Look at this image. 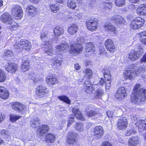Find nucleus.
<instances>
[{
	"label": "nucleus",
	"instance_id": "f257e3e1",
	"mask_svg": "<svg viewBox=\"0 0 146 146\" xmlns=\"http://www.w3.org/2000/svg\"><path fill=\"white\" fill-rule=\"evenodd\" d=\"M133 92L131 97L132 102L136 104L145 100L146 91L144 88H141L140 84H137L135 86Z\"/></svg>",
	"mask_w": 146,
	"mask_h": 146
},
{
	"label": "nucleus",
	"instance_id": "f03ea898",
	"mask_svg": "<svg viewBox=\"0 0 146 146\" xmlns=\"http://www.w3.org/2000/svg\"><path fill=\"white\" fill-rule=\"evenodd\" d=\"M127 68L128 70L124 71V76L125 79L131 80L140 74L142 69V71H144V68L140 66H137L136 63L129 64Z\"/></svg>",
	"mask_w": 146,
	"mask_h": 146
},
{
	"label": "nucleus",
	"instance_id": "7ed1b4c3",
	"mask_svg": "<svg viewBox=\"0 0 146 146\" xmlns=\"http://www.w3.org/2000/svg\"><path fill=\"white\" fill-rule=\"evenodd\" d=\"M49 93V90L43 85L37 86L35 89L36 97L38 98H43Z\"/></svg>",
	"mask_w": 146,
	"mask_h": 146
},
{
	"label": "nucleus",
	"instance_id": "20e7f679",
	"mask_svg": "<svg viewBox=\"0 0 146 146\" xmlns=\"http://www.w3.org/2000/svg\"><path fill=\"white\" fill-rule=\"evenodd\" d=\"M137 51H131L128 55V58L132 61H135L139 59L144 53L143 50L141 46H139Z\"/></svg>",
	"mask_w": 146,
	"mask_h": 146
},
{
	"label": "nucleus",
	"instance_id": "39448f33",
	"mask_svg": "<svg viewBox=\"0 0 146 146\" xmlns=\"http://www.w3.org/2000/svg\"><path fill=\"white\" fill-rule=\"evenodd\" d=\"M0 20L3 23L10 25V28L13 27L14 20L11 15L8 13H4L0 17Z\"/></svg>",
	"mask_w": 146,
	"mask_h": 146
},
{
	"label": "nucleus",
	"instance_id": "423d86ee",
	"mask_svg": "<svg viewBox=\"0 0 146 146\" xmlns=\"http://www.w3.org/2000/svg\"><path fill=\"white\" fill-rule=\"evenodd\" d=\"M144 19L140 17L135 18L131 22L130 27L133 29H137L140 28L144 24Z\"/></svg>",
	"mask_w": 146,
	"mask_h": 146
},
{
	"label": "nucleus",
	"instance_id": "0eeeda50",
	"mask_svg": "<svg viewBox=\"0 0 146 146\" xmlns=\"http://www.w3.org/2000/svg\"><path fill=\"white\" fill-rule=\"evenodd\" d=\"M3 64L5 70L8 72L13 73L17 70V65L13 62L5 61L4 62Z\"/></svg>",
	"mask_w": 146,
	"mask_h": 146
},
{
	"label": "nucleus",
	"instance_id": "6e6552de",
	"mask_svg": "<svg viewBox=\"0 0 146 146\" xmlns=\"http://www.w3.org/2000/svg\"><path fill=\"white\" fill-rule=\"evenodd\" d=\"M98 24L97 19H92L86 21L87 28L91 31H95L96 29Z\"/></svg>",
	"mask_w": 146,
	"mask_h": 146
},
{
	"label": "nucleus",
	"instance_id": "1a4fd4ad",
	"mask_svg": "<svg viewBox=\"0 0 146 146\" xmlns=\"http://www.w3.org/2000/svg\"><path fill=\"white\" fill-rule=\"evenodd\" d=\"M11 13L15 17L21 18L23 15L22 7L19 5H14L12 8Z\"/></svg>",
	"mask_w": 146,
	"mask_h": 146
},
{
	"label": "nucleus",
	"instance_id": "9d476101",
	"mask_svg": "<svg viewBox=\"0 0 146 146\" xmlns=\"http://www.w3.org/2000/svg\"><path fill=\"white\" fill-rule=\"evenodd\" d=\"M111 19L115 25L122 26L126 24L125 19L119 15H114L111 18Z\"/></svg>",
	"mask_w": 146,
	"mask_h": 146
},
{
	"label": "nucleus",
	"instance_id": "9b49d317",
	"mask_svg": "<svg viewBox=\"0 0 146 146\" xmlns=\"http://www.w3.org/2000/svg\"><path fill=\"white\" fill-rule=\"evenodd\" d=\"M104 75L105 78L106 89H109L110 88L111 82V74L109 69L106 68L104 70Z\"/></svg>",
	"mask_w": 146,
	"mask_h": 146
},
{
	"label": "nucleus",
	"instance_id": "f8f14e48",
	"mask_svg": "<svg viewBox=\"0 0 146 146\" xmlns=\"http://www.w3.org/2000/svg\"><path fill=\"white\" fill-rule=\"evenodd\" d=\"M11 106L13 109L18 113H22L26 110V106L20 103L13 102Z\"/></svg>",
	"mask_w": 146,
	"mask_h": 146
},
{
	"label": "nucleus",
	"instance_id": "ddd939ff",
	"mask_svg": "<svg viewBox=\"0 0 146 146\" xmlns=\"http://www.w3.org/2000/svg\"><path fill=\"white\" fill-rule=\"evenodd\" d=\"M69 47L68 44L66 42H64L61 44L60 45L57 46L56 52L58 54H62L66 52V50L68 49Z\"/></svg>",
	"mask_w": 146,
	"mask_h": 146
},
{
	"label": "nucleus",
	"instance_id": "4468645a",
	"mask_svg": "<svg viewBox=\"0 0 146 146\" xmlns=\"http://www.w3.org/2000/svg\"><path fill=\"white\" fill-rule=\"evenodd\" d=\"M83 50L82 45L80 44H74L71 45L70 51L72 54L77 53L81 52Z\"/></svg>",
	"mask_w": 146,
	"mask_h": 146
},
{
	"label": "nucleus",
	"instance_id": "2eb2a0df",
	"mask_svg": "<svg viewBox=\"0 0 146 146\" xmlns=\"http://www.w3.org/2000/svg\"><path fill=\"white\" fill-rule=\"evenodd\" d=\"M52 66L54 68L59 69L61 68L62 59L61 58L57 57L51 60Z\"/></svg>",
	"mask_w": 146,
	"mask_h": 146
},
{
	"label": "nucleus",
	"instance_id": "dca6fc26",
	"mask_svg": "<svg viewBox=\"0 0 146 146\" xmlns=\"http://www.w3.org/2000/svg\"><path fill=\"white\" fill-rule=\"evenodd\" d=\"M105 45L107 50L111 52H113L115 50V47L111 40L108 39L105 42Z\"/></svg>",
	"mask_w": 146,
	"mask_h": 146
},
{
	"label": "nucleus",
	"instance_id": "f3484780",
	"mask_svg": "<svg viewBox=\"0 0 146 146\" xmlns=\"http://www.w3.org/2000/svg\"><path fill=\"white\" fill-rule=\"evenodd\" d=\"M126 93L125 88L124 87L120 88L115 94V98L118 100H122L126 95Z\"/></svg>",
	"mask_w": 146,
	"mask_h": 146
},
{
	"label": "nucleus",
	"instance_id": "a211bd4d",
	"mask_svg": "<svg viewBox=\"0 0 146 146\" xmlns=\"http://www.w3.org/2000/svg\"><path fill=\"white\" fill-rule=\"evenodd\" d=\"M117 127L119 129H125L127 123V120L125 117H121L117 121Z\"/></svg>",
	"mask_w": 146,
	"mask_h": 146
},
{
	"label": "nucleus",
	"instance_id": "6ab92c4d",
	"mask_svg": "<svg viewBox=\"0 0 146 146\" xmlns=\"http://www.w3.org/2000/svg\"><path fill=\"white\" fill-rule=\"evenodd\" d=\"M128 144L129 146H140L138 137L135 136L130 138L128 141Z\"/></svg>",
	"mask_w": 146,
	"mask_h": 146
},
{
	"label": "nucleus",
	"instance_id": "aec40b11",
	"mask_svg": "<svg viewBox=\"0 0 146 146\" xmlns=\"http://www.w3.org/2000/svg\"><path fill=\"white\" fill-rule=\"evenodd\" d=\"M67 142L70 145L74 144L76 140V134L74 132H69L68 135Z\"/></svg>",
	"mask_w": 146,
	"mask_h": 146
},
{
	"label": "nucleus",
	"instance_id": "412c9836",
	"mask_svg": "<svg viewBox=\"0 0 146 146\" xmlns=\"http://www.w3.org/2000/svg\"><path fill=\"white\" fill-rule=\"evenodd\" d=\"M94 135L98 139L101 138L104 134L103 128L101 126H96L94 129Z\"/></svg>",
	"mask_w": 146,
	"mask_h": 146
},
{
	"label": "nucleus",
	"instance_id": "4be33fe9",
	"mask_svg": "<svg viewBox=\"0 0 146 146\" xmlns=\"http://www.w3.org/2000/svg\"><path fill=\"white\" fill-rule=\"evenodd\" d=\"M19 42L20 43L21 45L22 46L23 49L28 51H29L31 50V46L28 40L25 39H21Z\"/></svg>",
	"mask_w": 146,
	"mask_h": 146
},
{
	"label": "nucleus",
	"instance_id": "5701e85b",
	"mask_svg": "<svg viewBox=\"0 0 146 146\" xmlns=\"http://www.w3.org/2000/svg\"><path fill=\"white\" fill-rule=\"evenodd\" d=\"M9 96V93L7 89L5 87H0V97L3 99H6Z\"/></svg>",
	"mask_w": 146,
	"mask_h": 146
},
{
	"label": "nucleus",
	"instance_id": "b1692460",
	"mask_svg": "<svg viewBox=\"0 0 146 146\" xmlns=\"http://www.w3.org/2000/svg\"><path fill=\"white\" fill-rule=\"evenodd\" d=\"M137 13L139 15L146 16V5L144 4L139 5L137 9Z\"/></svg>",
	"mask_w": 146,
	"mask_h": 146
},
{
	"label": "nucleus",
	"instance_id": "393cba45",
	"mask_svg": "<svg viewBox=\"0 0 146 146\" xmlns=\"http://www.w3.org/2000/svg\"><path fill=\"white\" fill-rule=\"evenodd\" d=\"M136 125L139 130L142 132L146 129V119L139 121L136 123Z\"/></svg>",
	"mask_w": 146,
	"mask_h": 146
},
{
	"label": "nucleus",
	"instance_id": "a878e982",
	"mask_svg": "<svg viewBox=\"0 0 146 146\" xmlns=\"http://www.w3.org/2000/svg\"><path fill=\"white\" fill-rule=\"evenodd\" d=\"M72 112L78 119L82 120H84L85 119L83 117L81 112L77 108L74 107L72 109Z\"/></svg>",
	"mask_w": 146,
	"mask_h": 146
},
{
	"label": "nucleus",
	"instance_id": "bb28decb",
	"mask_svg": "<svg viewBox=\"0 0 146 146\" xmlns=\"http://www.w3.org/2000/svg\"><path fill=\"white\" fill-rule=\"evenodd\" d=\"M27 16L31 18L33 17L34 13L36 11V8L35 7L31 5H29L26 8Z\"/></svg>",
	"mask_w": 146,
	"mask_h": 146
},
{
	"label": "nucleus",
	"instance_id": "cd10ccee",
	"mask_svg": "<svg viewBox=\"0 0 146 146\" xmlns=\"http://www.w3.org/2000/svg\"><path fill=\"white\" fill-rule=\"evenodd\" d=\"M50 41L46 40L45 42L44 45H45V52L49 55H51L52 54L53 51L51 44H50Z\"/></svg>",
	"mask_w": 146,
	"mask_h": 146
},
{
	"label": "nucleus",
	"instance_id": "c85d7f7f",
	"mask_svg": "<svg viewBox=\"0 0 146 146\" xmlns=\"http://www.w3.org/2000/svg\"><path fill=\"white\" fill-rule=\"evenodd\" d=\"M49 128L48 126L46 125H42L39 127L38 130V134L40 135H42L43 134L49 131Z\"/></svg>",
	"mask_w": 146,
	"mask_h": 146
},
{
	"label": "nucleus",
	"instance_id": "c756f323",
	"mask_svg": "<svg viewBox=\"0 0 146 146\" xmlns=\"http://www.w3.org/2000/svg\"><path fill=\"white\" fill-rule=\"evenodd\" d=\"M39 118L37 117H35L31 120L30 124L31 127L32 128H36L40 123Z\"/></svg>",
	"mask_w": 146,
	"mask_h": 146
},
{
	"label": "nucleus",
	"instance_id": "7c9ffc66",
	"mask_svg": "<svg viewBox=\"0 0 146 146\" xmlns=\"http://www.w3.org/2000/svg\"><path fill=\"white\" fill-rule=\"evenodd\" d=\"M22 64L21 66V68L23 71H25L29 69V63L28 61L27 58H24L22 60Z\"/></svg>",
	"mask_w": 146,
	"mask_h": 146
},
{
	"label": "nucleus",
	"instance_id": "2f4dec72",
	"mask_svg": "<svg viewBox=\"0 0 146 146\" xmlns=\"http://www.w3.org/2000/svg\"><path fill=\"white\" fill-rule=\"evenodd\" d=\"M46 82L47 84L50 85H54L57 84L58 82L56 78L51 76H47L46 77Z\"/></svg>",
	"mask_w": 146,
	"mask_h": 146
},
{
	"label": "nucleus",
	"instance_id": "473e14b6",
	"mask_svg": "<svg viewBox=\"0 0 146 146\" xmlns=\"http://www.w3.org/2000/svg\"><path fill=\"white\" fill-rule=\"evenodd\" d=\"M78 28L77 26L75 24L69 27L68 29V33L71 35H73L77 32Z\"/></svg>",
	"mask_w": 146,
	"mask_h": 146
},
{
	"label": "nucleus",
	"instance_id": "72a5a7b5",
	"mask_svg": "<svg viewBox=\"0 0 146 146\" xmlns=\"http://www.w3.org/2000/svg\"><path fill=\"white\" fill-rule=\"evenodd\" d=\"M55 139V136L54 135L51 133L48 134L46 137V141L47 143H53Z\"/></svg>",
	"mask_w": 146,
	"mask_h": 146
},
{
	"label": "nucleus",
	"instance_id": "f704fd0d",
	"mask_svg": "<svg viewBox=\"0 0 146 146\" xmlns=\"http://www.w3.org/2000/svg\"><path fill=\"white\" fill-rule=\"evenodd\" d=\"M90 83V82H88V81L86 80L85 82L84 89L85 91L87 93H90L94 89L91 85Z\"/></svg>",
	"mask_w": 146,
	"mask_h": 146
},
{
	"label": "nucleus",
	"instance_id": "c9c22d12",
	"mask_svg": "<svg viewBox=\"0 0 146 146\" xmlns=\"http://www.w3.org/2000/svg\"><path fill=\"white\" fill-rule=\"evenodd\" d=\"M94 46L93 44L91 42L86 43V52H93Z\"/></svg>",
	"mask_w": 146,
	"mask_h": 146
},
{
	"label": "nucleus",
	"instance_id": "e433bc0d",
	"mask_svg": "<svg viewBox=\"0 0 146 146\" xmlns=\"http://www.w3.org/2000/svg\"><path fill=\"white\" fill-rule=\"evenodd\" d=\"M54 32L55 35H61L64 33L63 28L62 27H56L54 29Z\"/></svg>",
	"mask_w": 146,
	"mask_h": 146
},
{
	"label": "nucleus",
	"instance_id": "4c0bfd02",
	"mask_svg": "<svg viewBox=\"0 0 146 146\" xmlns=\"http://www.w3.org/2000/svg\"><path fill=\"white\" fill-rule=\"evenodd\" d=\"M74 127L78 131L82 132L84 130L83 124L81 122H77L76 124Z\"/></svg>",
	"mask_w": 146,
	"mask_h": 146
},
{
	"label": "nucleus",
	"instance_id": "58836bf2",
	"mask_svg": "<svg viewBox=\"0 0 146 146\" xmlns=\"http://www.w3.org/2000/svg\"><path fill=\"white\" fill-rule=\"evenodd\" d=\"M86 115L88 117H92L93 116L99 115L98 112L97 110H91L87 111L86 113Z\"/></svg>",
	"mask_w": 146,
	"mask_h": 146
},
{
	"label": "nucleus",
	"instance_id": "ea45409f",
	"mask_svg": "<svg viewBox=\"0 0 146 146\" xmlns=\"http://www.w3.org/2000/svg\"><path fill=\"white\" fill-rule=\"evenodd\" d=\"M20 44L19 42H17L16 40L15 43L14 45V48L17 50V51L19 52L21 51L23 49L22 46Z\"/></svg>",
	"mask_w": 146,
	"mask_h": 146
},
{
	"label": "nucleus",
	"instance_id": "a19ab883",
	"mask_svg": "<svg viewBox=\"0 0 146 146\" xmlns=\"http://www.w3.org/2000/svg\"><path fill=\"white\" fill-rule=\"evenodd\" d=\"M67 6L73 9H74L76 7L75 1L74 0H68L67 2Z\"/></svg>",
	"mask_w": 146,
	"mask_h": 146
},
{
	"label": "nucleus",
	"instance_id": "79ce46f5",
	"mask_svg": "<svg viewBox=\"0 0 146 146\" xmlns=\"http://www.w3.org/2000/svg\"><path fill=\"white\" fill-rule=\"evenodd\" d=\"M58 98L60 100L63 101L68 104L70 103V101L68 98L66 96L63 95L58 96Z\"/></svg>",
	"mask_w": 146,
	"mask_h": 146
},
{
	"label": "nucleus",
	"instance_id": "37998d69",
	"mask_svg": "<svg viewBox=\"0 0 146 146\" xmlns=\"http://www.w3.org/2000/svg\"><path fill=\"white\" fill-rule=\"evenodd\" d=\"M6 76L5 73L0 69V82H4L6 80Z\"/></svg>",
	"mask_w": 146,
	"mask_h": 146
},
{
	"label": "nucleus",
	"instance_id": "c03bdc74",
	"mask_svg": "<svg viewBox=\"0 0 146 146\" xmlns=\"http://www.w3.org/2000/svg\"><path fill=\"white\" fill-rule=\"evenodd\" d=\"M13 56L12 52L10 50L7 51L5 52V54L4 56V58L5 60H8L11 59L10 58Z\"/></svg>",
	"mask_w": 146,
	"mask_h": 146
},
{
	"label": "nucleus",
	"instance_id": "a18cd8bd",
	"mask_svg": "<svg viewBox=\"0 0 146 146\" xmlns=\"http://www.w3.org/2000/svg\"><path fill=\"white\" fill-rule=\"evenodd\" d=\"M136 128H132L131 129L128 130L126 131L125 134L127 136H129L132 133H135L136 132Z\"/></svg>",
	"mask_w": 146,
	"mask_h": 146
},
{
	"label": "nucleus",
	"instance_id": "49530a36",
	"mask_svg": "<svg viewBox=\"0 0 146 146\" xmlns=\"http://www.w3.org/2000/svg\"><path fill=\"white\" fill-rule=\"evenodd\" d=\"M104 94V91L100 89H98L95 93L96 97L97 98H100Z\"/></svg>",
	"mask_w": 146,
	"mask_h": 146
},
{
	"label": "nucleus",
	"instance_id": "de8ad7c7",
	"mask_svg": "<svg viewBox=\"0 0 146 146\" xmlns=\"http://www.w3.org/2000/svg\"><path fill=\"white\" fill-rule=\"evenodd\" d=\"M125 3V0H115V4L118 7H121L123 6Z\"/></svg>",
	"mask_w": 146,
	"mask_h": 146
},
{
	"label": "nucleus",
	"instance_id": "09e8293b",
	"mask_svg": "<svg viewBox=\"0 0 146 146\" xmlns=\"http://www.w3.org/2000/svg\"><path fill=\"white\" fill-rule=\"evenodd\" d=\"M104 28L107 31L113 32L115 31V28L113 26H110L108 25H105L104 26Z\"/></svg>",
	"mask_w": 146,
	"mask_h": 146
},
{
	"label": "nucleus",
	"instance_id": "8fccbe9b",
	"mask_svg": "<svg viewBox=\"0 0 146 146\" xmlns=\"http://www.w3.org/2000/svg\"><path fill=\"white\" fill-rule=\"evenodd\" d=\"M50 8L51 11L54 13H56L59 10V7L56 5H51Z\"/></svg>",
	"mask_w": 146,
	"mask_h": 146
},
{
	"label": "nucleus",
	"instance_id": "3c124183",
	"mask_svg": "<svg viewBox=\"0 0 146 146\" xmlns=\"http://www.w3.org/2000/svg\"><path fill=\"white\" fill-rule=\"evenodd\" d=\"M21 117V116L16 115H10V120L12 122H15L17 120L20 118Z\"/></svg>",
	"mask_w": 146,
	"mask_h": 146
},
{
	"label": "nucleus",
	"instance_id": "603ef678",
	"mask_svg": "<svg viewBox=\"0 0 146 146\" xmlns=\"http://www.w3.org/2000/svg\"><path fill=\"white\" fill-rule=\"evenodd\" d=\"M83 72L87 76L90 77L92 75V72L91 70L87 68L83 70Z\"/></svg>",
	"mask_w": 146,
	"mask_h": 146
},
{
	"label": "nucleus",
	"instance_id": "864d4df0",
	"mask_svg": "<svg viewBox=\"0 0 146 146\" xmlns=\"http://www.w3.org/2000/svg\"><path fill=\"white\" fill-rule=\"evenodd\" d=\"M77 41H78V43L80 44H82L84 43L86 40L85 38L82 36H79L77 38Z\"/></svg>",
	"mask_w": 146,
	"mask_h": 146
},
{
	"label": "nucleus",
	"instance_id": "5fc2aeb1",
	"mask_svg": "<svg viewBox=\"0 0 146 146\" xmlns=\"http://www.w3.org/2000/svg\"><path fill=\"white\" fill-rule=\"evenodd\" d=\"M139 35L140 36V40H144L146 37V31H143L139 33Z\"/></svg>",
	"mask_w": 146,
	"mask_h": 146
},
{
	"label": "nucleus",
	"instance_id": "6e6d98bb",
	"mask_svg": "<svg viewBox=\"0 0 146 146\" xmlns=\"http://www.w3.org/2000/svg\"><path fill=\"white\" fill-rule=\"evenodd\" d=\"M111 3H106L104 4V9L106 10L111 9L112 8Z\"/></svg>",
	"mask_w": 146,
	"mask_h": 146
},
{
	"label": "nucleus",
	"instance_id": "4d7b16f0",
	"mask_svg": "<svg viewBox=\"0 0 146 146\" xmlns=\"http://www.w3.org/2000/svg\"><path fill=\"white\" fill-rule=\"evenodd\" d=\"M37 76L36 74H34L33 75H31V79L33 80L34 82H36L39 80L38 78L37 77Z\"/></svg>",
	"mask_w": 146,
	"mask_h": 146
},
{
	"label": "nucleus",
	"instance_id": "13d9d810",
	"mask_svg": "<svg viewBox=\"0 0 146 146\" xmlns=\"http://www.w3.org/2000/svg\"><path fill=\"white\" fill-rule=\"evenodd\" d=\"M1 133L2 135H3L5 137L9 136L10 135V133H9V131H5L4 129L2 130Z\"/></svg>",
	"mask_w": 146,
	"mask_h": 146
},
{
	"label": "nucleus",
	"instance_id": "bf43d9fd",
	"mask_svg": "<svg viewBox=\"0 0 146 146\" xmlns=\"http://www.w3.org/2000/svg\"><path fill=\"white\" fill-rule=\"evenodd\" d=\"M106 51L104 48H99V52L100 54L104 55L106 54Z\"/></svg>",
	"mask_w": 146,
	"mask_h": 146
},
{
	"label": "nucleus",
	"instance_id": "052dcab7",
	"mask_svg": "<svg viewBox=\"0 0 146 146\" xmlns=\"http://www.w3.org/2000/svg\"><path fill=\"white\" fill-rule=\"evenodd\" d=\"M74 117H71L69 118V121H68V124L67 125V127H68L74 121Z\"/></svg>",
	"mask_w": 146,
	"mask_h": 146
},
{
	"label": "nucleus",
	"instance_id": "680f3d73",
	"mask_svg": "<svg viewBox=\"0 0 146 146\" xmlns=\"http://www.w3.org/2000/svg\"><path fill=\"white\" fill-rule=\"evenodd\" d=\"M101 146H112L111 143L108 141H104L102 144Z\"/></svg>",
	"mask_w": 146,
	"mask_h": 146
},
{
	"label": "nucleus",
	"instance_id": "e2e57ef3",
	"mask_svg": "<svg viewBox=\"0 0 146 146\" xmlns=\"http://www.w3.org/2000/svg\"><path fill=\"white\" fill-rule=\"evenodd\" d=\"M137 117L138 116L136 115H133L131 119L133 121V122H135L137 121Z\"/></svg>",
	"mask_w": 146,
	"mask_h": 146
},
{
	"label": "nucleus",
	"instance_id": "0e129e2a",
	"mask_svg": "<svg viewBox=\"0 0 146 146\" xmlns=\"http://www.w3.org/2000/svg\"><path fill=\"white\" fill-rule=\"evenodd\" d=\"M105 82H106L104 79L101 78L99 82V84L101 86H103Z\"/></svg>",
	"mask_w": 146,
	"mask_h": 146
},
{
	"label": "nucleus",
	"instance_id": "69168bd1",
	"mask_svg": "<svg viewBox=\"0 0 146 146\" xmlns=\"http://www.w3.org/2000/svg\"><path fill=\"white\" fill-rule=\"evenodd\" d=\"M107 115L109 117H112L113 112L111 111H108L107 112Z\"/></svg>",
	"mask_w": 146,
	"mask_h": 146
},
{
	"label": "nucleus",
	"instance_id": "338daca9",
	"mask_svg": "<svg viewBox=\"0 0 146 146\" xmlns=\"http://www.w3.org/2000/svg\"><path fill=\"white\" fill-rule=\"evenodd\" d=\"M48 33H43L42 34H41V38H44L46 37L47 36Z\"/></svg>",
	"mask_w": 146,
	"mask_h": 146
},
{
	"label": "nucleus",
	"instance_id": "774afa93",
	"mask_svg": "<svg viewBox=\"0 0 146 146\" xmlns=\"http://www.w3.org/2000/svg\"><path fill=\"white\" fill-rule=\"evenodd\" d=\"M74 67L77 70H79L80 68V66L78 64H75Z\"/></svg>",
	"mask_w": 146,
	"mask_h": 146
}]
</instances>
